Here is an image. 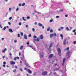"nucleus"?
Instances as JSON below:
<instances>
[{
	"label": "nucleus",
	"mask_w": 76,
	"mask_h": 76,
	"mask_svg": "<svg viewBox=\"0 0 76 76\" xmlns=\"http://www.w3.org/2000/svg\"><path fill=\"white\" fill-rule=\"evenodd\" d=\"M39 51L40 52V56L41 57H43V56H44V55L42 53V52H43V50H39Z\"/></svg>",
	"instance_id": "f257e3e1"
},
{
	"label": "nucleus",
	"mask_w": 76,
	"mask_h": 76,
	"mask_svg": "<svg viewBox=\"0 0 76 76\" xmlns=\"http://www.w3.org/2000/svg\"><path fill=\"white\" fill-rule=\"evenodd\" d=\"M71 53V52L70 51H68L66 53V54L67 56H68V58H69L70 57V54Z\"/></svg>",
	"instance_id": "f03ea898"
},
{
	"label": "nucleus",
	"mask_w": 76,
	"mask_h": 76,
	"mask_svg": "<svg viewBox=\"0 0 76 76\" xmlns=\"http://www.w3.org/2000/svg\"><path fill=\"white\" fill-rule=\"evenodd\" d=\"M58 53L59 56H61V50L60 48H58L57 49Z\"/></svg>",
	"instance_id": "7ed1b4c3"
},
{
	"label": "nucleus",
	"mask_w": 76,
	"mask_h": 76,
	"mask_svg": "<svg viewBox=\"0 0 76 76\" xmlns=\"http://www.w3.org/2000/svg\"><path fill=\"white\" fill-rule=\"evenodd\" d=\"M68 42L67 41V39H65L63 41V44L64 45H66V44H68Z\"/></svg>",
	"instance_id": "20e7f679"
},
{
	"label": "nucleus",
	"mask_w": 76,
	"mask_h": 76,
	"mask_svg": "<svg viewBox=\"0 0 76 76\" xmlns=\"http://www.w3.org/2000/svg\"><path fill=\"white\" fill-rule=\"evenodd\" d=\"M65 61H66V59H63V63L62 64V66H64V63L65 62Z\"/></svg>",
	"instance_id": "39448f33"
},
{
	"label": "nucleus",
	"mask_w": 76,
	"mask_h": 76,
	"mask_svg": "<svg viewBox=\"0 0 76 76\" xmlns=\"http://www.w3.org/2000/svg\"><path fill=\"white\" fill-rule=\"evenodd\" d=\"M34 13H36L37 14H38L39 15H40V14H41V13L38 12L36 10H34Z\"/></svg>",
	"instance_id": "423d86ee"
},
{
	"label": "nucleus",
	"mask_w": 76,
	"mask_h": 76,
	"mask_svg": "<svg viewBox=\"0 0 76 76\" xmlns=\"http://www.w3.org/2000/svg\"><path fill=\"white\" fill-rule=\"evenodd\" d=\"M47 73V72H43L42 73V75H46Z\"/></svg>",
	"instance_id": "0eeeda50"
},
{
	"label": "nucleus",
	"mask_w": 76,
	"mask_h": 76,
	"mask_svg": "<svg viewBox=\"0 0 76 76\" xmlns=\"http://www.w3.org/2000/svg\"><path fill=\"white\" fill-rule=\"evenodd\" d=\"M28 46L29 47L32 48V49L34 50V51H36V49H35V48H32V46L31 45H30Z\"/></svg>",
	"instance_id": "6e6552de"
},
{
	"label": "nucleus",
	"mask_w": 76,
	"mask_h": 76,
	"mask_svg": "<svg viewBox=\"0 0 76 76\" xmlns=\"http://www.w3.org/2000/svg\"><path fill=\"white\" fill-rule=\"evenodd\" d=\"M39 41V39L38 38H37V39H34V42H35V41H37L38 42V41Z\"/></svg>",
	"instance_id": "1a4fd4ad"
},
{
	"label": "nucleus",
	"mask_w": 76,
	"mask_h": 76,
	"mask_svg": "<svg viewBox=\"0 0 76 76\" xmlns=\"http://www.w3.org/2000/svg\"><path fill=\"white\" fill-rule=\"evenodd\" d=\"M63 29H64V27H60V28H59L58 29V31H60V30H61H61H63Z\"/></svg>",
	"instance_id": "9d476101"
},
{
	"label": "nucleus",
	"mask_w": 76,
	"mask_h": 76,
	"mask_svg": "<svg viewBox=\"0 0 76 76\" xmlns=\"http://www.w3.org/2000/svg\"><path fill=\"white\" fill-rule=\"evenodd\" d=\"M27 72H28L29 73H30V74H31V73H32V72L31 71V70H30V69H27Z\"/></svg>",
	"instance_id": "9b49d317"
},
{
	"label": "nucleus",
	"mask_w": 76,
	"mask_h": 76,
	"mask_svg": "<svg viewBox=\"0 0 76 76\" xmlns=\"http://www.w3.org/2000/svg\"><path fill=\"white\" fill-rule=\"evenodd\" d=\"M7 50V48H5V49H4V50H2V53H5V51Z\"/></svg>",
	"instance_id": "f8f14e48"
},
{
	"label": "nucleus",
	"mask_w": 76,
	"mask_h": 76,
	"mask_svg": "<svg viewBox=\"0 0 76 76\" xmlns=\"http://www.w3.org/2000/svg\"><path fill=\"white\" fill-rule=\"evenodd\" d=\"M10 64H15V62L13 61H11Z\"/></svg>",
	"instance_id": "ddd939ff"
},
{
	"label": "nucleus",
	"mask_w": 76,
	"mask_h": 76,
	"mask_svg": "<svg viewBox=\"0 0 76 76\" xmlns=\"http://www.w3.org/2000/svg\"><path fill=\"white\" fill-rule=\"evenodd\" d=\"M53 45V42H51L50 43V45L49 46V48H51V47H52V46Z\"/></svg>",
	"instance_id": "4468645a"
},
{
	"label": "nucleus",
	"mask_w": 76,
	"mask_h": 76,
	"mask_svg": "<svg viewBox=\"0 0 76 76\" xmlns=\"http://www.w3.org/2000/svg\"><path fill=\"white\" fill-rule=\"evenodd\" d=\"M53 54H50L49 57V59H50V58H52V57H53Z\"/></svg>",
	"instance_id": "2eb2a0df"
},
{
	"label": "nucleus",
	"mask_w": 76,
	"mask_h": 76,
	"mask_svg": "<svg viewBox=\"0 0 76 76\" xmlns=\"http://www.w3.org/2000/svg\"><path fill=\"white\" fill-rule=\"evenodd\" d=\"M23 48V46L22 45L21 46L20 48V49L21 50H22Z\"/></svg>",
	"instance_id": "dca6fc26"
},
{
	"label": "nucleus",
	"mask_w": 76,
	"mask_h": 76,
	"mask_svg": "<svg viewBox=\"0 0 76 76\" xmlns=\"http://www.w3.org/2000/svg\"><path fill=\"white\" fill-rule=\"evenodd\" d=\"M9 32H10L11 33L13 32V30H12V29H9Z\"/></svg>",
	"instance_id": "f3484780"
},
{
	"label": "nucleus",
	"mask_w": 76,
	"mask_h": 76,
	"mask_svg": "<svg viewBox=\"0 0 76 76\" xmlns=\"http://www.w3.org/2000/svg\"><path fill=\"white\" fill-rule=\"evenodd\" d=\"M38 25L39 26H42V24L41 23H39Z\"/></svg>",
	"instance_id": "a211bd4d"
},
{
	"label": "nucleus",
	"mask_w": 76,
	"mask_h": 76,
	"mask_svg": "<svg viewBox=\"0 0 76 76\" xmlns=\"http://www.w3.org/2000/svg\"><path fill=\"white\" fill-rule=\"evenodd\" d=\"M24 38L25 39H27V36H26V34L24 35Z\"/></svg>",
	"instance_id": "6ab92c4d"
},
{
	"label": "nucleus",
	"mask_w": 76,
	"mask_h": 76,
	"mask_svg": "<svg viewBox=\"0 0 76 76\" xmlns=\"http://www.w3.org/2000/svg\"><path fill=\"white\" fill-rule=\"evenodd\" d=\"M40 37L41 39H43V36H42V35H41L40 36Z\"/></svg>",
	"instance_id": "aec40b11"
},
{
	"label": "nucleus",
	"mask_w": 76,
	"mask_h": 76,
	"mask_svg": "<svg viewBox=\"0 0 76 76\" xmlns=\"http://www.w3.org/2000/svg\"><path fill=\"white\" fill-rule=\"evenodd\" d=\"M53 36H54L53 34H51L50 35V38H52V37H53Z\"/></svg>",
	"instance_id": "412c9836"
},
{
	"label": "nucleus",
	"mask_w": 76,
	"mask_h": 76,
	"mask_svg": "<svg viewBox=\"0 0 76 76\" xmlns=\"http://www.w3.org/2000/svg\"><path fill=\"white\" fill-rule=\"evenodd\" d=\"M69 50V47L66 48L65 49V50H66V51H68Z\"/></svg>",
	"instance_id": "4be33fe9"
},
{
	"label": "nucleus",
	"mask_w": 76,
	"mask_h": 76,
	"mask_svg": "<svg viewBox=\"0 0 76 76\" xmlns=\"http://www.w3.org/2000/svg\"><path fill=\"white\" fill-rule=\"evenodd\" d=\"M66 29L67 31H69V27H66Z\"/></svg>",
	"instance_id": "5701e85b"
},
{
	"label": "nucleus",
	"mask_w": 76,
	"mask_h": 76,
	"mask_svg": "<svg viewBox=\"0 0 76 76\" xmlns=\"http://www.w3.org/2000/svg\"><path fill=\"white\" fill-rule=\"evenodd\" d=\"M44 6L45 7L46 6H47V4L45 2L44 4L43 5V6Z\"/></svg>",
	"instance_id": "b1692460"
},
{
	"label": "nucleus",
	"mask_w": 76,
	"mask_h": 76,
	"mask_svg": "<svg viewBox=\"0 0 76 76\" xmlns=\"http://www.w3.org/2000/svg\"><path fill=\"white\" fill-rule=\"evenodd\" d=\"M22 19L23 20H24V21H26V19H25V18H24V17H23Z\"/></svg>",
	"instance_id": "393cba45"
},
{
	"label": "nucleus",
	"mask_w": 76,
	"mask_h": 76,
	"mask_svg": "<svg viewBox=\"0 0 76 76\" xmlns=\"http://www.w3.org/2000/svg\"><path fill=\"white\" fill-rule=\"evenodd\" d=\"M25 5V3H23L22 4V6H24Z\"/></svg>",
	"instance_id": "a878e982"
},
{
	"label": "nucleus",
	"mask_w": 76,
	"mask_h": 76,
	"mask_svg": "<svg viewBox=\"0 0 76 76\" xmlns=\"http://www.w3.org/2000/svg\"><path fill=\"white\" fill-rule=\"evenodd\" d=\"M20 34L21 36H23V33L22 32H21L20 33Z\"/></svg>",
	"instance_id": "bb28decb"
},
{
	"label": "nucleus",
	"mask_w": 76,
	"mask_h": 76,
	"mask_svg": "<svg viewBox=\"0 0 76 76\" xmlns=\"http://www.w3.org/2000/svg\"><path fill=\"white\" fill-rule=\"evenodd\" d=\"M63 10H59V12H63Z\"/></svg>",
	"instance_id": "cd10ccee"
},
{
	"label": "nucleus",
	"mask_w": 76,
	"mask_h": 76,
	"mask_svg": "<svg viewBox=\"0 0 76 76\" xmlns=\"http://www.w3.org/2000/svg\"><path fill=\"white\" fill-rule=\"evenodd\" d=\"M6 29V27H4V28H3L4 31H5Z\"/></svg>",
	"instance_id": "c85d7f7f"
},
{
	"label": "nucleus",
	"mask_w": 76,
	"mask_h": 76,
	"mask_svg": "<svg viewBox=\"0 0 76 76\" xmlns=\"http://www.w3.org/2000/svg\"><path fill=\"white\" fill-rule=\"evenodd\" d=\"M50 27H49L48 28L47 31H50Z\"/></svg>",
	"instance_id": "c756f323"
},
{
	"label": "nucleus",
	"mask_w": 76,
	"mask_h": 76,
	"mask_svg": "<svg viewBox=\"0 0 76 76\" xmlns=\"http://www.w3.org/2000/svg\"><path fill=\"white\" fill-rule=\"evenodd\" d=\"M53 36H55V37L57 35L56 34L54 33L53 34Z\"/></svg>",
	"instance_id": "7c9ffc66"
},
{
	"label": "nucleus",
	"mask_w": 76,
	"mask_h": 76,
	"mask_svg": "<svg viewBox=\"0 0 76 76\" xmlns=\"http://www.w3.org/2000/svg\"><path fill=\"white\" fill-rule=\"evenodd\" d=\"M60 36L61 37V38H62V39H63V35L60 34Z\"/></svg>",
	"instance_id": "2f4dec72"
},
{
	"label": "nucleus",
	"mask_w": 76,
	"mask_h": 76,
	"mask_svg": "<svg viewBox=\"0 0 76 76\" xmlns=\"http://www.w3.org/2000/svg\"><path fill=\"white\" fill-rule=\"evenodd\" d=\"M58 70H59V68H57V69H55V71Z\"/></svg>",
	"instance_id": "473e14b6"
},
{
	"label": "nucleus",
	"mask_w": 76,
	"mask_h": 76,
	"mask_svg": "<svg viewBox=\"0 0 76 76\" xmlns=\"http://www.w3.org/2000/svg\"><path fill=\"white\" fill-rule=\"evenodd\" d=\"M73 44H76V41H74L73 42Z\"/></svg>",
	"instance_id": "72a5a7b5"
},
{
	"label": "nucleus",
	"mask_w": 76,
	"mask_h": 76,
	"mask_svg": "<svg viewBox=\"0 0 76 76\" xmlns=\"http://www.w3.org/2000/svg\"><path fill=\"white\" fill-rule=\"evenodd\" d=\"M57 47H60V45L59 44H58Z\"/></svg>",
	"instance_id": "f704fd0d"
},
{
	"label": "nucleus",
	"mask_w": 76,
	"mask_h": 76,
	"mask_svg": "<svg viewBox=\"0 0 76 76\" xmlns=\"http://www.w3.org/2000/svg\"><path fill=\"white\" fill-rule=\"evenodd\" d=\"M20 70L21 72H22V69L21 68H20Z\"/></svg>",
	"instance_id": "c9c22d12"
},
{
	"label": "nucleus",
	"mask_w": 76,
	"mask_h": 76,
	"mask_svg": "<svg viewBox=\"0 0 76 76\" xmlns=\"http://www.w3.org/2000/svg\"><path fill=\"white\" fill-rule=\"evenodd\" d=\"M22 25V23L20 22L19 23V25H20V26H21V25Z\"/></svg>",
	"instance_id": "e433bc0d"
},
{
	"label": "nucleus",
	"mask_w": 76,
	"mask_h": 76,
	"mask_svg": "<svg viewBox=\"0 0 76 76\" xmlns=\"http://www.w3.org/2000/svg\"><path fill=\"white\" fill-rule=\"evenodd\" d=\"M9 11H11V10H12V9L11 8H9Z\"/></svg>",
	"instance_id": "4c0bfd02"
},
{
	"label": "nucleus",
	"mask_w": 76,
	"mask_h": 76,
	"mask_svg": "<svg viewBox=\"0 0 76 76\" xmlns=\"http://www.w3.org/2000/svg\"><path fill=\"white\" fill-rule=\"evenodd\" d=\"M33 38H37V37L36 36H33Z\"/></svg>",
	"instance_id": "58836bf2"
},
{
	"label": "nucleus",
	"mask_w": 76,
	"mask_h": 76,
	"mask_svg": "<svg viewBox=\"0 0 76 76\" xmlns=\"http://www.w3.org/2000/svg\"><path fill=\"white\" fill-rule=\"evenodd\" d=\"M27 19H30V17L29 16H27Z\"/></svg>",
	"instance_id": "ea45409f"
},
{
	"label": "nucleus",
	"mask_w": 76,
	"mask_h": 76,
	"mask_svg": "<svg viewBox=\"0 0 76 76\" xmlns=\"http://www.w3.org/2000/svg\"><path fill=\"white\" fill-rule=\"evenodd\" d=\"M16 11H19V8H18L16 10Z\"/></svg>",
	"instance_id": "a19ab883"
},
{
	"label": "nucleus",
	"mask_w": 76,
	"mask_h": 76,
	"mask_svg": "<svg viewBox=\"0 0 76 76\" xmlns=\"http://www.w3.org/2000/svg\"><path fill=\"white\" fill-rule=\"evenodd\" d=\"M50 32H53V30H50Z\"/></svg>",
	"instance_id": "79ce46f5"
},
{
	"label": "nucleus",
	"mask_w": 76,
	"mask_h": 76,
	"mask_svg": "<svg viewBox=\"0 0 76 76\" xmlns=\"http://www.w3.org/2000/svg\"><path fill=\"white\" fill-rule=\"evenodd\" d=\"M32 30L33 31H35V30L34 28H33Z\"/></svg>",
	"instance_id": "37998d69"
},
{
	"label": "nucleus",
	"mask_w": 76,
	"mask_h": 76,
	"mask_svg": "<svg viewBox=\"0 0 76 76\" xmlns=\"http://www.w3.org/2000/svg\"><path fill=\"white\" fill-rule=\"evenodd\" d=\"M76 31V29L74 30L73 31V32H75Z\"/></svg>",
	"instance_id": "c03bdc74"
},
{
	"label": "nucleus",
	"mask_w": 76,
	"mask_h": 76,
	"mask_svg": "<svg viewBox=\"0 0 76 76\" xmlns=\"http://www.w3.org/2000/svg\"><path fill=\"white\" fill-rule=\"evenodd\" d=\"M56 18H59V16H56Z\"/></svg>",
	"instance_id": "a18cd8bd"
},
{
	"label": "nucleus",
	"mask_w": 76,
	"mask_h": 76,
	"mask_svg": "<svg viewBox=\"0 0 76 76\" xmlns=\"http://www.w3.org/2000/svg\"><path fill=\"white\" fill-rule=\"evenodd\" d=\"M14 42H15V43H16L17 42V40H14Z\"/></svg>",
	"instance_id": "49530a36"
},
{
	"label": "nucleus",
	"mask_w": 76,
	"mask_h": 76,
	"mask_svg": "<svg viewBox=\"0 0 76 76\" xmlns=\"http://www.w3.org/2000/svg\"><path fill=\"white\" fill-rule=\"evenodd\" d=\"M12 19V17H10L9 18V19L10 20H11V19Z\"/></svg>",
	"instance_id": "de8ad7c7"
},
{
	"label": "nucleus",
	"mask_w": 76,
	"mask_h": 76,
	"mask_svg": "<svg viewBox=\"0 0 76 76\" xmlns=\"http://www.w3.org/2000/svg\"><path fill=\"white\" fill-rule=\"evenodd\" d=\"M18 37H20V35L19 34H18Z\"/></svg>",
	"instance_id": "09e8293b"
},
{
	"label": "nucleus",
	"mask_w": 76,
	"mask_h": 76,
	"mask_svg": "<svg viewBox=\"0 0 76 76\" xmlns=\"http://www.w3.org/2000/svg\"><path fill=\"white\" fill-rule=\"evenodd\" d=\"M31 37V34H30L28 35V37Z\"/></svg>",
	"instance_id": "8fccbe9b"
},
{
	"label": "nucleus",
	"mask_w": 76,
	"mask_h": 76,
	"mask_svg": "<svg viewBox=\"0 0 76 76\" xmlns=\"http://www.w3.org/2000/svg\"><path fill=\"white\" fill-rule=\"evenodd\" d=\"M28 26H29L28 25H26V28H28Z\"/></svg>",
	"instance_id": "3c124183"
},
{
	"label": "nucleus",
	"mask_w": 76,
	"mask_h": 76,
	"mask_svg": "<svg viewBox=\"0 0 76 76\" xmlns=\"http://www.w3.org/2000/svg\"><path fill=\"white\" fill-rule=\"evenodd\" d=\"M19 6H22V4H19Z\"/></svg>",
	"instance_id": "603ef678"
},
{
	"label": "nucleus",
	"mask_w": 76,
	"mask_h": 76,
	"mask_svg": "<svg viewBox=\"0 0 76 76\" xmlns=\"http://www.w3.org/2000/svg\"><path fill=\"white\" fill-rule=\"evenodd\" d=\"M16 69H14V70H13V72H16Z\"/></svg>",
	"instance_id": "864d4df0"
},
{
	"label": "nucleus",
	"mask_w": 76,
	"mask_h": 76,
	"mask_svg": "<svg viewBox=\"0 0 76 76\" xmlns=\"http://www.w3.org/2000/svg\"><path fill=\"white\" fill-rule=\"evenodd\" d=\"M3 64H6V62H3Z\"/></svg>",
	"instance_id": "5fc2aeb1"
},
{
	"label": "nucleus",
	"mask_w": 76,
	"mask_h": 76,
	"mask_svg": "<svg viewBox=\"0 0 76 76\" xmlns=\"http://www.w3.org/2000/svg\"><path fill=\"white\" fill-rule=\"evenodd\" d=\"M37 24V22H35L34 23V25H36Z\"/></svg>",
	"instance_id": "6e6d98bb"
},
{
	"label": "nucleus",
	"mask_w": 76,
	"mask_h": 76,
	"mask_svg": "<svg viewBox=\"0 0 76 76\" xmlns=\"http://www.w3.org/2000/svg\"><path fill=\"white\" fill-rule=\"evenodd\" d=\"M15 69H18V66H15Z\"/></svg>",
	"instance_id": "4d7b16f0"
},
{
	"label": "nucleus",
	"mask_w": 76,
	"mask_h": 76,
	"mask_svg": "<svg viewBox=\"0 0 76 76\" xmlns=\"http://www.w3.org/2000/svg\"><path fill=\"white\" fill-rule=\"evenodd\" d=\"M53 22L52 20H50V22Z\"/></svg>",
	"instance_id": "13d9d810"
},
{
	"label": "nucleus",
	"mask_w": 76,
	"mask_h": 76,
	"mask_svg": "<svg viewBox=\"0 0 76 76\" xmlns=\"http://www.w3.org/2000/svg\"><path fill=\"white\" fill-rule=\"evenodd\" d=\"M68 16V15H65V17H66V18Z\"/></svg>",
	"instance_id": "bf43d9fd"
},
{
	"label": "nucleus",
	"mask_w": 76,
	"mask_h": 76,
	"mask_svg": "<svg viewBox=\"0 0 76 76\" xmlns=\"http://www.w3.org/2000/svg\"><path fill=\"white\" fill-rule=\"evenodd\" d=\"M8 24L9 25H11V23H10V22H8Z\"/></svg>",
	"instance_id": "052dcab7"
},
{
	"label": "nucleus",
	"mask_w": 76,
	"mask_h": 76,
	"mask_svg": "<svg viewBox=\"0 0 76 76\" xmlns=\"http://www.w3.org/2000/svg\"><path fill=\"white\" fill-rule=\"evenodd\" d=\"M4 38H1V40H2V41H4Z\"/></svg>",
	"instance_id": "680f3d73"
},
{
	"label": "nucleus",
	"mask_w": 76,
	"mask_h": 76,
	"mask_svg": "<svg viewBox=\"0 0 76 76\" xmlns=\"http://www.w3.org/2000/svg\"><path fill=\"white\" fill-rule=\"evenodd\" d=\"M26 44L28 45H29V42H28L26 43Z\"/></svg>",
	"instance_id": "e2e57ef3"
},
{
	"label": "nucleus",
	"mask_w": 76,
	"mask_h": 76,
	"mask_svg": "<svg viewBox=\"0 0 76 76\" xmlns=\"http://www.w3.org/2000/svg\"><path fill=\"white\" fill-rule=\"evenodd\" d=\"M16 58L17 59H19V57H18V56L16 57Z\"/></svg>",
	"instance_id": "0e129e2a"
},
{
	"label": "nucleus",
	"mask_w": 76,
	"mask_h": 76,
	"mask_svg": "<svg viewBox=\"0 0 76 76\" xmlns=\"http://www.w3.org/2000/svg\"><path fill=\"white\" fill-rule=\"evenodd\" d=\"M16 59H17L16 58H14V60H16Z\"/></svg>",
	"instance_id": "69168bd1"
},
{
	"label": "nucleus",
	"mask_w": 76,
	"mask_h": 76,
	"mask_svg": "<svg viewBox=\"0 0 76 76\" xmlns=\"http://www.w3.org/2000/svg\"><path fill=\"white\" fill-rule=\"evenodd\" d=\"M10 56H12V53H10Z\"/></svg>",
	"instance_id": "338daca9"
},
{
	"label": "nucleus",
	"mask_w": 76,
	"mask_h": 76,
	"mask_svg": "<svg viewBox=\"0 0 76 76\" xmlns=\"http://www.w3.org/2000/svg\"><path fill=\"white\" fill-rule=\"evenodd\" d=\"M54 66H57V64H54Z\"/></svg>",
	"instance_id": "774afa93"
}]
</instances>
